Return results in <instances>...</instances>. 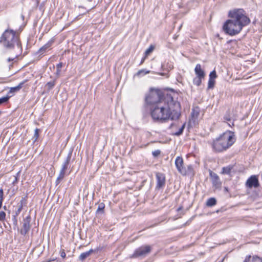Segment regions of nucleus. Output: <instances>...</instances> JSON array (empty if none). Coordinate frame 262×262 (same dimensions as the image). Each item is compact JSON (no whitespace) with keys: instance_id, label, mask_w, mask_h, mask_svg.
I'll return each mask as SVG.
<instances>
[{"instance_id":"1","label":"nucleus","mask_w":262,"mask_h":262,"mask_svg":"<svg viewBox=\"0 0 262 262\" xmlns=\"http://www.w3.org/2000/svg\"><path fill=\"white\" fill-rule=\"evenodd\" d=\"M180 110V103L170 95L167 94L163 101L152 106L150 114L154 120L164 122L169 119H178L181 115Z\"/></svg>"},{"instance_id":"2","label":"nucleus","mask_w":262,"mask_h":262,"mask_svg":"<svg viewBox=\"0 0 262 262\" xmlns=\"http://www.w3.org/2000/svg\"><path fill=\"white\" fill-rule=\"evenodd\" d=\"M230 19L227 20L223 26L224 32L230 36L238 34L243 28L250 23V18L242 9H234L229 13Z\"/></svg>"},{"instance_id":"3","label":"nucleus","mask_w":262,"mask_h":262,"mask_svg":"<svg viewBox=\"0 0 262 262\" xmlns=\"http://www.w3.org/2000/svg\"><path fill=\"white\" fill-rule=\"evenodd\" d=\"M236 139L233 132L227 131L209 142L213 152L221 153L226 151L235 143Z\"/></svg>"},{"instance_id":"4","label":"nucleus","mask_w":262,"mask_h":262,"mask_svg":"<svg viewBox=\"0 0 262 262\" xmlns=\"http://www.w3.org/2000/svg\"><path fill=\"white\" fill-rule=\"evenodd\" d=\"M0 44L6 50H12L16 47L21 50V44L19 36L12 29H7L0 37Z\"/></svg>"},{"instance_id":"5","label":"nucleus","mask_w":262,"mask_h":262,"mask_svg":"<svg viewBox=\"0 0 262 262\" xmlns=\"http://www.w3.org/2000/svg\"><path fill=\"white\" fill-rule=\"evenodd\" d=\"M165 97L161 90L151 88L149 93L146 95L145 100L147 104L154 106L163 101Z\"/></svg>"},{"instance_id":"6","label":"nucleus","mask_w":262,"mask_h":262,"mask_svg":"<svg viewBox=\"0 0 262 262\" xmlns=\"http://www.w3.org/2000/svg\"><path fill=\"white\" fill-rule=\"evenodd\" d=\"M151 246L147 245L141 246L135 250L132 257H145L151 252Z\"/></svg>"},{"instance_id":"7","label":"nucleus","mask_w":262,"mask_h":262,"mask_svg":"<svg viewBox=\"0 0 262 262\" xmlns=\"http://www.w3.org/2000/svg\"><path fill=\"white\" fill-rule=\"evenodd\" d=\"M175 165L179 172L183 176H186V170L184 166L183 159L181 157L178 156L176 158Z\"/></svg>"},{"instance_id":"8","label":"nucleus","mask_w":262,"mask_h":262,"mask_svg":"<svg viewBox=\"0 0 262 262\" xmlns=\"http://www.w3.org/2000/svg\"><path fill=\"white\" fill-rule=\"evenodd\" d=\"M246 186L249 188H257L259 186V183L257 176H251L246 181Z\"/></svg>"},{"instance_id":"9","label":"nucleus","mask_w":262,"mask_h":262,"mask_svg":"<svg viewBox=\"0 0 262 262\" xmlns=\"http://www.w3.org/2000/svg\"><path fill=\"white\" fill-rule=\"evenodd\" d=\"M210 176L211 179L213 186L216 189H220L222 186V182L217 174L211 171L210 172Z\"/></svg>"},{"instance_id":"10","label":"nucleus","mask_w":262,"mask_h":262,"mask_svg":"<svg viewBox=\"0 0 262 262\" xmlns=\"http://www.w3.org/2000/svg\"><path fill=\"white\" fill-rule=\"evenodd\" d=\"M30 222H31V217L30 216H28L25 219H24L23 221V227L20 231V233L22 235H26L28 231L30 229Z\"/></svg>"},{"instance_id":"11","label":"nucleus","mask_w":262,"mask_h":262,"mask_svg":"<svg viewBox=\"0 0 262 262\" xmlns=\"http://www.w3.org/2000/svg\"><path fill=\"white\" fill-rule=\"evenodd\" d=\"M72 151H71L68 154L64 162L63 163L61 169L60 170L59 173H61V175L62 174L65 176L66 171L68 168V166L70 164V162L71 159Z\"/></svg>"},{"instance_id":"12","label":"nucleus","mask_w":262,"mask_h":262,"mask_svg":"<svg viewBox=\"0 0 262 262\" xmlns=\"http://www.w3.org/2000/svg\"><path fill=\"white\" fill-rule=\"evenodd\" d=\"M156 178L157 180V187L160 188L163 187L165 183V177L164 174L158 172L156 174Z\"/></svg>"},{"instance_id":"13","label":"nucleus","mask_w":262,"mask_h":262,"mask_svg":"<svg viewBox=\"0 0 262 262\" xmlns=\"http://www.w3.org/2000/svg\"><path fill=\"white\" fill-rule=\"evenodd\" d=\"M194 72L196 77L204 79L205 77V72L202 69L201 66L200 64H197L194 69Z\"/></svg>"},{"instance_id":"14","label":"nucleus","mask_w":262,"mask_h":262,"mask_svg":"<svg viewBox=\"0 0 262 262\" xmlns=\"http://www.w3.org/2000/svg\"><path fill=\"white\" fill-rule=\"evenodd\" d=\"M53 43L52 41H49L46 44H45L43 46L40 48L38 51L37 53L39 54L40 55L43 54L45 52H46L49 48L51 47Z\"/></svg>"},{"instance_id":"15","label":"nucleus","mask_w":262,"mask_h":262,"mask_svg":"<svg viewBox=\"0 0 262 262\" xmlns=\"http://www.w3.org/2000/svg\"><path fill=\"white\" fill-rule=\"evenodd\" d=\"M244 262H262V259L257 256H253L251 257L249 255L246 257Z\"/></svg>"},{"instance_id":"16","label":"nucleus","mask_w":262,"mask_h":262,"mask_svg":"<svg viewBox=\"0 0 262 262\" xmlns=\"http://www.w3.org/2000/svg\"><path fill=\"white\" fill-rule=\"evenodd\" d=\"M26 82V80H25L24 81H22L18 85L15 87L11 88L10 90L9 91L10 93H13L19 91L21 88L23 87V85L25 84V83Z\"/></svg>"},{"instance_id":"17","label":"nucleus","mask_w":262,"mask_h":262,"mask_svg":"<svg viewBox=\"0 0 262 262\" xmlns=\"http://www.w3.org/2000/svg\"><path fill=\"white\" fill-rule=\"evenodd\" d=\"M92 252H93V250L90 249L87 252L82 253L79 257V259L82 261L84 260L88 257H89Z\"/></svg>"},{"instance_id":"18","label":"nucleus","mask_w":262,"mask_h":262,"mask_svg":"<svg viewBox=\"0 0 262 262\" xmlns=\"http://www.w3.org/2000/svg\"><path fill=\"white\" fill-rule=\"evenodd\" d=\"M216 200L214 198H210L208 199L206 202V205L208 207H212L216 205Z\"/></svg>"},{"instance_id":"19","label":"nucleus","mask_w":262,"mask_h":262,"mask_svg":"<svg viewBox=\"0 0 262 262\" xmlns=\"http://www.w3.org/2000/svg\"><path fill=\"white\" fill-rule=\"evenodd\" d=\"M233 168V166H228L227 167H224L222 168V174H229L231 172V171Z\"/></svg>"},{"instance_id":"20","label":"nucleus","mask_w":262,"mask_h":262,"mask_svg":"<svg viewBox=\"0 0 262 262\" xmlns=\"http://www.w3.org/2000/svg\"><path fill=\"white\" fill-rule=\"evenodd\" d=\"M149 73V71H147L145 69H142L139 70L135 75V76L140 77L144 76Z\"/></svg>"},{"instance_id":"21","label":"nucleus","mask_w":262,"mask_h":262,"mask_svg":"<svg viewBox=\"0 0 262 262\" xmlns=\"http://www.w3.org/2000/svg\"><path fill=\"white\" fill-rule=\"evenodd\" d=\"M105 208V205L103 203H101L99 204L97 210V213H103L104 212V209Z\"/></svg>"},{"instance_id":"22","label":"nucleus","mask_w":262,"mask_h":262,"mask_svg":"<svg viewBox=\"0 0 262 262\" xmlns=\"http://www.w3.org/2000/svg\"><path fill=\"white\" fill-rule=\"evenodd\" d=\"M186 170V175L190 174L193 173V167L191 165H187V167H185Z\"/></svg>"},{"instance_id":"23","label":"nucleus","mask_w":262,"mask_h":262,"mask_svg":"<svg viewBox=\"0 0 262 262\" xmlns=\"http://www.w3.org/2000/svg\"><path fill=\"white\" fill-rule=\"evenodd\" d=\"M202 79H203V78L196 77L194 78V79L193 80V82L194 84H195L197 86H199L201 85V84L202 83Z\"/></svg>"},{"instance_id":"24","label":"nucleus","mask_w":262,"mask_h":262,"mask_svg":"<svg viewBox=\"0 0 262 262\" xmlns=\"http://www.w3.org/2000/svg\"><path fill=\"white\" fill-rule=\"evenodd\" d=\"M40 130L38 128H36L34 131V134L33 137V139L34 140V142H36L39 137V132Z\"/></svg>"},{"instance_id":"25","label":"nucleus","mask_w":262,"mask_h":262,"mask_svg":"<svg viewBox=\"0 0 262 262\" xmlns=\"http://www.w3.org/2000/svg\"><path fill=\"white\" fill-rule=\"evenodd\" d=\"M154 48L155 47L154 46L150 45V47L145 52V56H147L150 54L153 51Z\"/></svg>"},{"instance_id":"26","label":"nucleus","mask_w":262,"mask_h":262,"mask_svg":"<svg viewBox=\"0 0 262 262\" xmlns=\"http://www.w3.org/2000/svg\"><path fill=\"white\" fill-rule=\"evenodd\" d=\"M185 127V124H183V125L181 127V128L179 129V131L177 132H176L174 133V135L177 136H179L182 134L183 130Z\"/></svg>"},{"instance_id":"27","label":"nucleus","mask_w":262,"mask_h":262,"mask_svg":"<svg viewBox=\"0 0 262 262\" xmlns=\"http://www.w3.org/2000/svg\"><path fill=\"white\" fill-rule=\"evenodd\" d=\"M215 84V80L209 79L208 83V88L212 89Z\"/></svg>"},{"instance_id":"28","label":"nucleus","mask_w":262,"mask_h":262,"mask_svg":"<svg viewBox=\"0 0 262 262\" xmlns=\"http://www.w3.org/2000/svg\"><path fill=\"white\" fill-rule=\"evenodd\" d=\"M11 96H6L0 98V105L7 102Z\"/></svg>"},{"instance_id":"29","label":"nucleus","mask_w":262,"mask_h":262,"mask_svg":"<svg viewBox=\"0 0 262 262\" xmlns=\"http://www.w3.org/2000/svg\"><path fill=\"white\" fill-rule=\"evenodd\" d=\"M64 176H65L62 174L61 175V173H59V176L57 177L55 182L56 185H58L60 183V181L64 178Z\"/></svg>"},{"instance_id":"30","label":"nucleus","mask_w":262,"mask_h":262,"mask_svg":"<svg viewBox=\"0 0 262 262\" xmlns=\"http://www.w3.org/2000/svg\"><path fill=\"white\" fill-rule=\"evenodd\" d=\"M27 204V200L26 198H22L19 203L18 204V206H21L23 207L24 206L26 205Z\"/></svg>"},{"instance_id":"31","label":"nucleus","mask_w":262,"mask_h":262,"mask_svg":"<svg viewBox=\"0 0 262 262\" xmlns=\"http://www.w3.org/2000/svg\"><path fill=\"white\" fill-rule=\"evenodd\" d=\"M199 115V112L195 110H193L191 112V116L194 119H196Z\"/></svg>"},{"instance_id":"32","label":"nucleus","mask_w":262,"mask_h":262,"mask_svg":"<svg viewBox=\"0 0 262 262\" xmlns=\"http://www.w3.org/2000/svg\"><path fill=\"white\" fill-rule=\"evenodd\" d=\"M217 77L216 72L215 70L212 71L209 74V79H215Z\"/></svg>"},{"instance_id":"33","label":"nucleus","mask_w":262,"mask_h":262,"mask_svg":"<svg viewBox=\"0 0 262 262\" xmlns=\"http://www.w3.org/2000/svg\"><path fill=\"white\" fill-rule=\"evenodd\" d=\"M22 209H23V207H21V206H18L17 209L16 210H15V214L14 215V217L15 219H16V217L17 216H18V214L20 213Z\"/></svg>"},{"instance_id":"34","label":"nucleus","mask_w":262,"mask_h":262,"mask_svg":"<svg viewBox=\"0 0 262 262\" xmlns=\"http://www.w3.org/2000/svg\"><path fill=\"white\" fill-rule=\"evenodd\" d=\"M161 154V151L159 149L153 151L152 152V155L154 157H158Z\"/></svg>"},{"instance_id":"35","label":"nucleus","mask_w":262,"mask_h":262,"mask_svg":"<svg viewBox=\"0 0 262 262\" xmlns=\"http://www.w3.org/2000/svg\"><path fill=\"white\" fill-rule=\"evenodd\" d=\"M49 89H52L55 85L54 81L48 82L47 84Z\"/></svg>"},{"instance_id":"36","label":"nucleus","mask_w":262,"mask_h":262,"mask_svg":"<svg viewBox=\"0 0 262 262\" xmlns=\"http://www.w3.org/2000/svg\"><path fill=\"white\" fill-rule=\"evenodd\" d=\"M6 217V213L4 211H0V221L4 220Z\"/></svg>"},{"instance_id":"37","label":"nucleus","mask_w":262,"mask_h":262,"mask_svg":"<svg viewBox=\"0 0 262 262\" xmlns=\"http://www.w3.org/2000/svg\"><path fill=\"white\" fill-rule=\"evenodd\" d=\"M60 256L61 257H62L63 258L66 257V254L64 250L62 249V250H61L60 252Z\"/></svg>"},{"instance_id":"38","label":"nucleus","mask_w":262,"mask_h":262,"mask_svg":"<svg viewBox=\"0 0 262 262\" xmlns=\"http://www.w3.org/2000/svg\"><path fill=\"white\" fill-rule=\"evenodd\" d=\"M4 192L3 189H0V200H3Z\"/></svg>"},{"instance_id":"39","label":"nucleus","mask_w":262,"mask_h":262,"mask_svg":"<svg viewBox=\"0 0 262 262\" xmlns=\"http://www.w3.org/2000/svg\"><path fill=\"white\" fill-rule=\"evenodd\" d=\"M63 66V63L62 62H59L56 65V69H61Z\"/></svg>"},{"instance_id":"40","label":"nucleus","mask_w":262,"mask_h":262,"mask_svg":"<svg viewBox=\"0 0 262 262\" xmlns=\"http://www.w3.org/2000/svg\"><path fill=\"white\" fill-rule=\"evenodd\" d=\"M14 59V58H8L7 59V61L9 62H11L12 61H13Z\"/></svg>"},{"instance_id":"41","label":"nucleus","mask_w":262,"mask_h":262,"mask_svg":"<svg viewBox=\"0 0 262 262\" xmlns=\"http://www.w3.org/2000/svg\"><path fill=\"white\" fill-rule=\"evenodd\" d=\"M60 72H61V69H57L56 75H59L60 74Z\"/></svg>"},{"instance_id":"42","label":"nucleus","mask_w":262,"mask_h":262,"mask_svg":"<svg viewBox=\"0 0 262 262\" xmlns=\"http://www.w3.org/2000/svg\"><path fill=\"white\" fill-rule=\"evenodd\" d=\"M145 58H146V56H145L144 57H143V58L142 59V60H141V62H140V64H142L144 62V60H145Z\"/></svg>"},{"instance_id":"43","label":"nucleus","mask_w":262,"mask_h":262,"mask_svg":"<svg viewBox=\"0 0 262 262\" xmlns=\"http://www.w3.org/2000/svg\"><path fill=\"white\" fill-rule=\"evenodd\" d=\"M224 118H225V119H226L227 121H230V120H231L230 118L229 117H227L226 116H225L224 117Z\"/></svg>"},{"instance_id":"44","label":"nucleus","mask_w":262,"mask_h":262,"mask_svg":"<svg viewBox=\"0 0 262 262\" xmlns=\"http://www.w3.org/2000/svg\"><path fill=\"white\" fill-rule=\"evenodd\" d=\"M3 200H0V208L2 207V202H3Z\"/></svg>"},{"instance_id":"45","label":"nucleus","mask_w":262,"mask_h":262,"mask_svg":"<svg viewBox=\"0 0 262 262\" xmlns=\"http://www.w3.org/2000/svg\"><path fill=\"white\" fill-rule=\"evenodd\" d=\"M169 68L171 70V69H173V66L171 65H170L169 67Z\"/></svg>"},{"instance_id":"46","label":"nucleus","mask_w":262,"mask_h":262,"mask_svg":"<svg viewBox=\"0 0 262 262\" xmlns=\"http://www.w3.org/2000/svg\"><path fill=\"white\" fill-rule=\"evenodd\" d=\"M224 189H225V191H228V188H227V187H225L224 188Z\"/></svg>"},{"instance_id":"47","label":"nucleus","mask_w":262,"mask_h":262,"mask_svg":"<svg viewBox=\"0 0 262 262\" xmlns=\"http://www.w3.org/2000/svg\"><path fill=\"white\" fill-rule=\"evenodd\" d=\"M182 209V207H179V208H178L177 210L179 211L180 210H181Z\"/></svg>"},{"instance_id":"48","label":"nucleus","mask_w":262,"mask_h":262,"mask_svg":"<svg viewBox=\"0 0 262 262\" xmlns=\"http://www.w3.org/2000/svg\"><path fill=\"white\" fill-rule=\"evenodd\" d=\"M21 18H22L23 19H24V16L23 15H21Z\"/></svg>"},{"instance_id":"49","label":"nucleus","mask_w":262,"mask_h":262,"mask_svg":"<svg viewBox=\"0 0 262 262\" xmlns=\"http://www.w3.org/2000/svg\"><path fill=\"white\" fill-rule=\"evenodd\" d=\"M3 208H4V209L5 210H6V206H4Z\"/></svg>"},{"instance_id":"50","label":"nucleus","mask_w":262,"mask_h":262,"mask_svg":"<svg viewBox=\"0 0 262 262\" xmlns=\"http://www.w3.org/2000/svg\"><path fill=\"white\" fill-rule=\"evenodd\" d=\"M173 124H171L169 127L171 128L172 127V126H173Z\"/></svg>"},{"instance_id":"51","label":"nucleus","mask_w":262,"mask_h":262,"mask_svg":"<svg viewBox=\"0 0 262 262\" xmlns=\"http://www.w3.org/2000/svg\"><path fill=\"white\" fill-rule=\"evenodd\" d=\"M17 181V178H16V177H15V181H16V182Z\"/></svg>"}]
</instances>
